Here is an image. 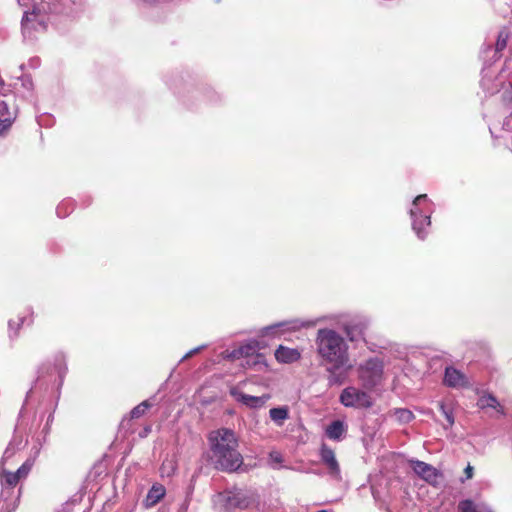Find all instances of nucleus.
I'll use <instances>...</instances> for the list:
<instances>
[{
  "mask_svg": "<svg viewBox=\"0 0 512 512\" xmlns=\"http://www.w3.org/2000/svg\"><path fill=\"white\" fill-rule=\"evenodd\" d=\"M209 459L214 467L221 471L233 472L243 464L238 451V439L233 430L221 428L209 433Z\"/></svg>",
  "mask_w": 512,
  "mask_h": 512,
  "instance_id": "f257e3e1",
  "label": "nucleus"
},
{
  "mask_svg": "<svg viewBox=\"0 0 512 512\" xmlns=\"http://www.w3.org/2000/svg\"><path fill=\"white\" fill-rule=\"evenodd\" d=\"M316 353L324 365L336 369L349 367V346L345 338L331 328H321L315 337Z\"/></svg>",
  "mask_w": 512,
  "mask_h": 512,
  "instance_id": "f03ea898",
  "label": "nucleus"
},
{
  "mask_svg": "<svg viewBox=\"0 0 512 512\" xmlns=\"http://www.w3.org/2000/svg\"><path fill=\"white\" fill-rule=\"evenodd\" d=\"M67 370L65 354L63 352L57 353L53 362H45L39 367L34 387L28 391L27 397L34 390H40L58 398Z\"/></svg>",
  "mask_w": 512,
  "mask_h": 512,
  "instance_id": "7ed1b4c3",
  "label": "nucleus"
},
{
  "mask_svg": "<svg viewBox=\"0 0 512 512\" xmlns=\"http://www.w3.org/2000/svg\"><path fill=\"white\" fill-rule=\"evenodd\" d=\"M509 38V33L506 29L500 30L498 34V38L495 44V47H492L491 45H488L484 47L481 50V57L484 60L485 66H487V61L490 58V55H492V58L494 61H496L498 58H500V52L504 50L507 46V41ZM509 69V64L506 62L504 69L500 72L497 79L493 80L491 77L487 75L485 72L486 67L483 68V75L481 79V87L483 90L488 94H494L500 90V87L502 85V81L505 78H508L509 75L506 74V70Z\"/></svg>",
  "mask_w": 512,
  "mask_h": 512,
  "instance_id": "20e7f679",
  "label": "nucleus"
},
{
  "mask_svg": "<svg viewBox=\"0 0 512 512\" xmlns=\"http://www.w3.org/2000/svg\"><path fill=\"white\" fill-rule=\"evenodd\" d=\"M433 212L434 204L426 194L418 195L413 200L409 214L412 221V229L418 239L424 240L427 237Z\"/></svg>",
  "mask_w": 512,
  "mask_h": 512,
  "instance_id": "39448f33",
  "label": "nucleus"
},
{
  "mask_svg": "<svg viewBox=\"0 0 512 512\" xmlns=\"http://www.w3.org/2000/svg\"><path fill=\"white\" fill-rule=\"evenodd\" d=\"M19 6L24 8L21 28L24 38L32 39L37 33L47 29L48 16L42 12L31 0H17Z\"/></svg>",
  "mask_w": 512,
  "mask_h": 512,
  "instance_id": "423d86ee",
  "label": "nucleus"
},
{
  "mask_svg": "<svg viewBox=\"0 0 512 512\" xmlns=\"http://www.w3.org/2000/svg\"><path fill=\"white\" fill-rule=\"evenodd\" d=\"M258 498V495L253 491L235 489L218 493L214 497V503L223 506L226 510L247 509L257 505Z\"/></svg>",
  "mask_w": 512,
  "mask_h": 512,
  "instance_id": "0eeeda50",
  "label": "nucleus"
},
{
  "mask_svg": "<svg viewBox=\"0 0 512 512\" xmlns=\"http://www.w3.org/2000/svg\"><path fill=\"white\" fill-rule=\"evenodd\" d=\"M357 375L364 389H374L385 379L383 360L379 357H370L364 360L357 367Z\"/></svg>",
  "mask_w": 512,
  "mask_h": 512,
  "instance_id": "6e6552de",
  "label": "nucleus"
},
{
  "mask_svg": "<svg viewBox=\"0 0 512 512\" xmlns=\"http://www.w3.org/2000/svg\"><path fill=\"white\" fill-rule=\"evenodd\" d=\"M339 400L345 407L369 408L372 406L370 395L366 391L354 386L345 388L341 392Z\"/></svg>",
  "mask_w": 512,
  "mask_h": 512,
  "instance_id": "1a4fd4ad",
  "label": "nucleus"
},
{
  "mask_svg": "<svg viewBox=\"0 0 512 512\" xmlns=\"http://www.w3.org/2000/svg\"><path fill=\"white\" fill-rule=\"evenodd\" d=\"M33 466V461L28 459L26 460L16 472H10L6 470L5 466H0V481L1 486L10 487L17 489V485L21 478H25L30 472Z\"/></svg>",
  "mask_w": 512,
  "mask_h": 512,
  "instance_id": "9d476101",
  "label": "nucleus"
},
{
  "mask_svg": "<svg viewBox=\"0 0 512 512\" xmlns=\"http://www.w3.org/2000/svg\"><path fill=\"white\" fill-rule=\"evenodd\" d=\"M315 325L314 321H301L299 319H293L288 321L278 322L262 329L261 334L263 336L275 335L280 329L286 331H297L304 327H310Z\"/></svg>",
  "mask_w": 512,
  "mask_h": 512,
  "instance_id": "9b49d317",
  "label": "nucleus"
},
{
  "mask_svg": "<svg viewBox=\"0 0 512 512\" xmlns=\"http://www.w3.org/2000/svg\"><path fill=\"white\" fill-rule=\"evenodd\" d=\"M443 383L450 388L460 389L470 386L468 377L453 366L445 368Z\"/></svg>",
  "mask_w": 512,
  "mask_h": 512,
  "instance_id": "f8f14e48",
  "label": "nucleus"
},
{
  "mask_svg": "<svg viewBox=\"0 0 512 512\" xmlns=\"http://www.w3.org/2000/svg\"><path fill=\"white\" fill-rule=\"evenodd\" d=\"M410 463L413 471L426 482L437 483L439 473L432 465L419 460H411Z\"/></svg>",
  "mask_w": 512,
  "mask_h": 512,
  "instance_id": "ddd939ff",
  "label": "nucleus"
},
{
  "mask_svg": "<svg viewBox=\"0 0 512 512\" xmlns=\"http://www.w3.org/2000/svg\"><path fill=\"white\" fill-rule=\"evenodd\" d=\"M320 457L322 462L327 466L329 474L335 478H338L340 475V466L334 451L325 443L321 445Z\"/></svg>",
  "mask_w": 512,
  "mask_h": 512,
  "instance_id": "4468645a",
  "label": "nucleus"
},
{
  "mask_svg": "<svg viewBox=\"0 0 512 512\" xmlns=\"http://www.w3.org/2000/svg\"><path fill=\"white\" fill-rule=\"evenodd\" d=\"M230 393L237 401H240L250 408H260L268 399V396H252L239 392L236 389H232Z\"/></svg>",
  "mask_w": 512,
  "mask_h": 512,
  "instance_id": "2eb2a0df",
  "label": "nucleus"
},
{
  "mask_svg": "<svg viewBox=\"0 0 512 512\" xmlns=\"http://www.w3.org/2000/svg\"><path fill=\"white\" fill-rule=\"evenodd\" d=\"M20 498V488H8L2 486L0 500L4 503V508L7 511L15 510Z\"/></svg>",
  "mask_w": 512,
  "mask_h": 512,
  "instance_id": "dca6fc26",
  "label": "nucleus"
},
{
  "mask_svg": "<svg viewBox=\"0 0 512 512\" xmlns=\"http://www.w3.org/2000/svg\"><path fill=\"white\" fill-rule=\"evenodd\" d=\"M275 358L280 363H293L301 358V353L298 349L289 348L283 345L275 350Z\"/></svg>",
  "mask_w": 512,
  "mask_h": 512,
  "instance_id": "f3484780",
  "label": "nucleus"
},
{
  "mask_svg": "<svg viewBox=\"0 0 512 512\" xmlns=\"http://www.w3.org/2000/svg\"><path fill=\"white\" fill-rule=\"evenodd\" d=\"M347 432V425L341 420L332 421L325 430V435L333 441H341Z\"/></svg>",
  "mask_w": 512,
  "mask_h": 512,
  "instance_id": "a211bd4d",
  "label": "nucleus"
},
{
  "mask_svg": "<svg viewBox=\"0 0 512 512\" xmlns=\"http://www.w3.org/2000/svg\"><path fill=\"white\" fill-rule=\"evenodd\" d=\"M477 406L484 410V409H494L501 415H505V410L503 406L499 403L497 398L491 394V393H484L481 395L477 401Z\"/></svg>",
  "mask_w": 512,
  "mask_h": 512,
  "instance_id": "6ab92c4d",
  "label": "nucleus"
},
{
  "mask_svg": "<svg viewBox=\"0 0 512 512\" xmlns=\"http://www.w3.org/2000/svg\"><path fill=\"white\" fill-rule=\"evenodd\" d=\"M166 490L161 484H154L148 491L146 498L144 499V506L150 508L155 506L164 496Z\"/></svg>",
  "mask_w": 512,
  "mask_h": 512,
  "instance_id": "aec40b11",
  "label": "nucleus"
},
{
  "mask_svg": "<svg viewBox=\"0 0 512 512\" xmlns=\"http://www.w3.org/2000/svg\"><path fill=\"white\" fill-rule=\"evenodd\" d=\"M258 349V343L255 340L249 341L241 346H239L237 349H234L228 357L233 359H239L241 357H250L256 354Z\"/></svg>",
  "mask_w": 512,
  "mask_h": 512,
  "instance_id": "412c9836",
  "label": "nucleus"
},
{
  "mask_svg": "<svg viewBox=\"0 0 512 512\" xmlns=\"http://www.w3.org/2000/svg\"><path fill=\"white\" fill-rule=\"evenodd\" d=\"M76 0H49L48 6L51 13L55 14H68L71 10V5L75 4Z\"/></svg>",
  "mask_w": 512,
  "mask_h": 512,
  "instance_id": "4be33fe9",
  "label": "nucleus"
},
{
  "mask_svg": "<svg viewBox=\"0 0 512 512\" xmlns=\"http://www.w3.org/2000/svg\"><path fill=\"white\" fill-rule=\"evenodd\" d=\"M27 320L24 316H18L16 319H11L8 322V336L11 340L19 336V331Z\"/></svg>",
  "mask_w": 512,
  "mask_h": 512,
  "instance_id": "5701e85b",
  "label": "nucleus"
},
{
  "mask_svg": "<svg viewBox=\"0 0 512 512\" xmlns=\"http://www.w3.org/2000/svg\"><path fill=\"white\" fill-rule=\"evenodd\" d=\"M270 418L278 425L282 426L283 422L289 417L286 407H275L269 411Z\"/></svg>",
  "mask_w": 512,
  "mask_h": 512,
  "instance_id": "b1692460",
  "label": "nucleus"
},
{
  "mask_svg": "<svg viewBox=\"0 0 512 512\" xmlns=\"http://www.w3.org/2000/svg\"><path fill=\"white\" fill-rule=\"evenodd\" d=\"M20 446H21V441L10 442L4 451L0 466H5V464L8 463V461L10 459H12L16 455V453L20 450Z\"/></svg>",
  "mask_w": 512,
  "mask_h": 512,
  "instance_id": "393cba45",
  "label": "nucleus"
},
{
  "mask_svg": "<svg viewBox=\"0 0 512 512\" xmlns=\"http://www.w3.org/2000/svg\"><path fill=\"white\" fill-rule=\"evenodd\" d=\"M439 409L447 421V424L444 425V428H451L455 423L453 409L447 406L444 402L439 403Z\"/></svg>",
  "mask_w": 512,
  "mask_h": 512,
  "instance_id": "a878e982",
  "label": "nucleus"
},
{
  "mask_svg": "<svg viewBox=\"0 0 512 512\" xmlns=\"http://www.w3.org/2000/svg\"><path fill=\"white\" fill-rule=\"evenodd\" d=\"M15 120L16 113H11L10 117L0 119V137H5L8 134Z\"/></svg>",
  "mask_w": 512,
  "mask_h": 512,
  "instance_id": "bb28decb",
  "label": "nucleus"
},
{
  "mask_svg": "<svg viewBox=\"0 0 512 512\" xmlns=\"http://www.w3.org/2000/svg\"><path fill=\"white\" fill-rule=\"evenodd\" d=\"M73 208L71 200H64L57 206L56 213L59 218H65L73 211Z\"/></svg>",
  "mask_w": 512,
  "mask_h": 512,
  "instance_id": "cd10ccee",
  "label": "nucleus"
},
{
  "mask_svg": "<svg viewBox=\"0 0 512 512\" xmlns=\"http://www.w3.org/2000/svg\"><path fill=\"white\" fill-rule=\"evenodd\" d=\"M151 406L152 405L148 400L141 402L131 410L130 418L135 419L141 417Z\"/></svg>",
  "mask_w": 512,
  "mask_h": 512,
  "instance_id": "c85d7f7f",
  "label": "nucleus"
},
{
  "mask_svg": "<svg viewBox=\"0 0 512 512\" xmlns=\"http://www.w3.org/2000/svg\"><path fill=\"white\" fill-rule=\"evenodd\" d=\"M338 369L334 368L333 366L331 365H328L326 371L328 372V383L330 386H333V385H341L342 384V377L341 375L337 374L336 371Z\"/></svg>",
  "mask_w": 512,
  "mask_h": 512,
  "instance_id": "c756f323",
  "label": "nucleus"
},
{
  "mask_svg": "<svg viewBox=\"0 0 512 512\" xmlns=\"http://www.w3.org/2000/svg\"><path fill=\"white\" fill-rule=\"evenodd\" d=\"M395 416L402 423H408L414 418L413 413L405 408L396 409Z\"/></svg>",
  "mask_w": 512,
  "mask_h": 512,
  "instance_id": "7c9ffc66",
  "label": "nucleus"
},
{
  "mask_svg": "<svg viewBox=\"0 0 512 512\" xmlns=\"http://www.w3.org/2000/svg\"><path fill=\"white\" fill-rule=\"evenodd\" d=\"M458 512H477L476 504L470 499L460 501L458 504Z\"/></svg>",
  "mask_w": 512,
  "mask_h": 512,
  "instance_id": "2f4dec72",
  "label": "nucleus"
},
{
  "mask_svg": "<svg viewBox=\"0 0 512 512\" xmlns=\"http://www.w3.org/2000/svg\"><path fill=\"white\" fill-rule=\"evenodd\" d=\"M11 113L17 114V109L16 108L10 109L7 102L0 100V119H3L5 117H10Z\"/></svg>",
  "mask_w": 512,
  "mask_h": 512,
  "instance_id": "473e14b6",
  "label": "nucleus"
},
{
  "mask_svg": "<svg viewBox=\"0 0 512 512\" xmlns=\"http://www.w3.org/2000/svg\"><path fill=\"white\" fill-rule=\"evenodd\" d=\"M343 329H344L346 336L348 337V339L350 341H354L356 339L355 334H356V331L358 330V325L345 324Z\"/></svg>",
  "mask_w": 512,
  "mask_h": 512,
  "instance_id": "72a5a7b5",
  "label": "nucleus"
},
{
  "mask_svg": "<svg viewBox=\"0 0 512 512\" xmlns=\"http://www.w3.org/2000/svg\"><path fill=\"white\" fill-rule=\"evenodd\" d=\"M191 494H192V491H189L187 493V496H186L184 502L180 505L178 512H187L188 511Z\"/></svg>",
  "mask_w": 512,
  "mask_h": 512,
  "instance_id": "f704fd0d",
  "label": "nucleus"
},
{
  "mask_svg": "<svg viewBox=\"0 0 512 512\" xmlns=\"http://www.w3.org/2000/svg\"><path fill=\"white\" fill-rule=\"evenodd\" d=\"M206 346L205 345H201L199 347H196L190 351H188L181 359V361H184L190 357H192L193 355H195L196 353H198L199 351H201L202 349H204Z\"/></svg>",
  "mask_w": 512,
  "mask_h": 512,
  "instance_id": "c9c22d12",
  "label": "nucleus"
},
{
  "mask_svg": "<svg viewBox=\"0 0 512 512\" xmlns=\"http://www.w3.org/2000/svg\"><path fill=\"white\" fill-rule=\"evenodd\" d=\"M504 100L512 104V79L509 81V88L504 92Z\"/></svg>",
  "mask_w": 512,
  "mask_h": 512,
  "instance_id": "e433bc0d",
  "label": "nucleus"
},
{
  "mask_svg": "<svg viewBox=\"0 0 512 512\" xmlns=\"http://www.w3.org/2000/svg\"><path fill=\"white\" fill-rule=\"evenodd\" d=\"M270 459L273 462L278 463V464H281L282 461H283L281 454L278 453V452H271L270 453Z\"/></svg>",
  "mask_w": 512,
  "mask_h": 512,
  "instance_id": "4c0bfd02",
  "label": "nucleus"
},
{
  "mask_svg": "<svg viewBox=\"0 0 512 512\" xmlns=\"http://www.w3.org/2000/svg\"><path fill=\"white\" fill-rule=\"evenodd\" d=\"M50 431H51V426L45 423L41 430V434L43 435V442H46V439H47L48 435L50 434Z\"/></svg>",
  "mask_w": 512,
  "mask_h": 512,
  "instance_id": "58836bf2",
  "label": "nucleus"
},
{
  "mask_svg": "<svg viewBox=\"0 0 512 512\" xmlns=\"http://www.w3.org/2000/svg\"><path fill=\"white\" fill-rule=\"evenodd\" d=\"M473 471L474 468L470 464H468L464 470L466 479H471L473 477Z\"/></svg>",
  "mask_w": 512,
  "mask_h": 512,
  "instance_id": "ea45409f",
  "label": "nucleus"
},
{
  "mask_svg": "<svg viewBox=\"0 0 512 512\" xmlns=\"http://www.w3.org/2000/svg\"><path fill=\"white\" fill-rule=\"evenodd\" d=\"M53 421H54V409L48 414L45 423L52 426Z\"/></svg>",
  "mask_w": 512,
  "mask_h": 512,
  "instance_id": "a19ab883",
  "label": "nucleus"
},
{
  "mask_svg": "<svg viewBox=\"0 0 512 512\" xmlns=\"http://www.w3.org/2000/svg\"><path fill=\"white\" fill-rule=\"evenodd\" d=\"M509 126V121L508 120H505L504 123H503V129H507Z\"/></svg>",
  "mask_w": 512,
  "mask_h": 512,
  "instance_id": "79ce46f5",
  "label": "nucleus"
},
{
  "mask_svg": "<svg viewBox=\"0 0 512 512\" xmlns=\"http://www.w3.org/2000/svg\"><path fill=\"white\" fill-rule=\"evenodd\" d=\"M150 431H151V427H146L145 430H144V435H146Z\"/></svg>",
  "mask_w": 512,
  "mask_h": 512,
  "instance_id": "37998d69",
  "label": "nucleus"
},
{
  "mask_svg": "<svg viewBox=\"0 0 512 512\" xmlns=\"http://www.w3.org/2000/svg\"><path fill=\"white\" fill-rule=\"evenodd\" d=\"M489 131H490V133L493 135V129H492V127H491V126L489 127Z\"/></svg>",
  "mask_w": 512,
  "mask_h": 512,
  "instance_id": "c03bdc74",
  "label": "nucleus"
},
{
  "mask_svg": "<svg viewBox=\"0 0 512 512\" xmlns=\"http://www.w3.org/2000/svg\"><path fill=\"white\" fill-rule=\"evenodd\" d=\"M317 512H329V511H327V510H319Z\"/></svg>",
  "mask_w": 512,
  "mask_h": 512,
  "instance_id": "a18cd8bd",
  "label": "nucleus"
}]
</instances>
